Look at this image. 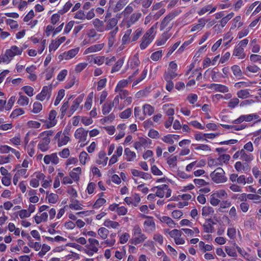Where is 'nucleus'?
Here are the masks:
<instances>
[{
    "mask_svg": "<svg viewBox=\"0 0 261 261\" xmlns=\"http://www.w3.org/2000/svg\"><path fill=\"white\" fill-rule=\"evenodd\" d=\"M23 50V48L15 45L11 46L10 48L5 50L4 54L0 55V64H9L15 56H20Z\"/></svg>",
    "mask_w": 261,
    "mask_h": 261,
    "instance_id": "nucleus-1",
    "label": "nucleus"
},
{
    "mask_svg": "<svg viewBox=\"0 0 261 261\" xmlns=\"http://www.w3.org/2000/svg\"><path fill=\"white\" fill-rule=\"evenodd\" d=\"M71 128V126L67 125L63 131H59L55 135L54 141L58 147L65 146L70 141Z\"/></svg>",
    "mask_w": 261,
    "mask_h": 261,
    "instance_id": "nucleus-2",
    "label": "nucleus"
},
{
    "mask_svg": "<svg viewBox=\"0 0 261 261\" xmlns=\"http://www.w3.org/2000/svg\"><path fill=\"white\" fill-rule=\"evenodd\" d=\"M88 243L85 245L83 251L89 256H92L97 253L100 248L99 241L95 238H90L88 240Z\"/></svg>",
    "mask_w": 261,
    "mask_h": 261,
    "instance_id": "nucleus-3",
    "label": "nucleus"
},
{
    "mask_svg": "<svg viewBox=\"0 0 261 261\" xmlns=\"http://www.w3.org/2000/svg\"><path fill=\"white\" fill-rule=\"evenodd\" d=\"M154 26H152L142 38V41L140 45V48L145 49L152 41L154 39Z\"/></svg>",
    "mask_w": 261,
    "mask_h": 261,
    "instance_id": "nucleus-4",
    "label": "nucleus"
},
{
    "mask_svg": "<svg viewBox=\"0 0 261 261\" xmlns=\"http://www.w3.org/2000/svg\"><path fill=\"white\" fill-rule=\"evenodd\" d=\"M146 239L145 235L142 233L141 228L138 225H135L133 229V238L132 243L135 245L141 243Z\"/></svg>",
    "mask_w": 261,
    "mask_h": 261,
    "instance_id": "nucleus-5",
    "label": "nucleus"
},
{
    "mask_svg": "<svg viewBox=\"0 0 261 261\" xmlns=\"http://www.w3.org/2000/svg\"><path fill=\"white\" fill-rule=\"evenodd\" d=\"M210 176L213 181L217 184L224 182L227 180V177L225 176V172L221 167L217 168L212 172Z\"/></svg>",
    "mask_w": 261,
    "mask_h": 261,
    "instance_id": "nucleus-6",
    "label": "nucleus"
},
{
    "mask_svg": "<svg viewBox=\"0 0 261 261\" xmlns=\"http://www.w3.org/2000/svg\"><path fill=\"white\" fill-rule=\"evenodd\" d=\"M141 217L146 219L143 223L144 230L148 233H150L155 229V224L152 217L142 215Z\"/></svg>",
    "mask_w": 261,
    "mask_h": 261,
    "instance_id": "nucleus-7",
    "label": "nucleus"
},
{
    "mask_svg": "<svg viewBox=\"0 0 261 261\" xmlns=\"http://www.w3.org/2000/svg\"><path fill=\"white\" fill-rule=\"evenodd\" d=\"M51 85L43 87L41 91L36 95V99L42 101L46 99H49L51 96Z\"/></svg>",
    "mask_w": 261,
    "mask_h": 261,
    "instance_id": "nucleus-8",
    "label": "nucleus"
},
{
    "mask_svg": "<svg viewBox=\"0 0 261 261\" xmlns=\"http://www.w3.org/2000/svg\"><path fill=\"white\" fill-rule=\"evenodd\" d=\"M88 131L83 127L78 128L74 132V136L75 138L78 140L79 143H84L85 145L88 137Z\"/></svg>",
    "mask_w": 261,
    "mask_h": 261,
    "instance_id": "nucleus-9",
    "label": "nucleus"
},
{
    "mask_svg": "<svg viewBox=\"0 0 261 261\" xmlns=\"http://www.w3.org/2000/svg\"><path fill=\"white\" fill-rule=\"evenodd\" d=\"M151 143L150 139L147 138H139L138 140L136 141L134 144V148L138 150L141 149V148H146Z\"/></svg>",
    "mask_w": 261,
    "mask_h": 261,
    "instance_id": "nucleus-10",
    "label": "nucleus"
},
{
    "mask_svg": "<svg viewBox=\"0 0 261 261\" xmlns=\"http://www.w3.org/2000/svg\"><path fill=\"white\" fill-rule=\"evenodd\" d=\"M45 177V175L41 172H35L30 181V185L33 188H37L39 186L40 181Z\"/></svg>",
    "mask_w": 261,
    "mask_h": 261,
    "instance_id": "nucleus-11",
    "label": "nucleus"
},
{
    "mask_svg": "<svg viewBox=\"0 0 261 261\" xmlns=\"http://www.w3.org/2000/svg\"><path fill=\"white\" fill-rule=\"evenodd\" d=\"M124 201L128 205L137 207L140 202L141 198L138 194L134 193L132 196L126 197Z\"/></svg>",
    "mask_w": 261,
    "mask_h": 261,
    "instance_id": "nucleus-12",
    "label": "nucleus"
},
{
    "mask_svg": "<svg viewBox=\"0 0 261 261\" xmlns=\"http://www.w3.org/2000/svg\"><path fill=\"white\" fill-rule=\"evenodd\" d=\"M41 138V139L37 145V148L42 152H46L50 148L49 144L50 142V139L47 137Z\"/></svg>",
    "mask_w": 261,
    "mask_h": 261,
    "instance_id": "nucleus-13",
    "label": "nucleus"
},
{
    "mask_svg": "<svg viewBox=\"0 0 261 261\" xmlns=\"http://www.w3.org/2000/svg\"><path fill=\"white\" fill-rule=\"evenodd\" d=\"M79 48L76 47L71 49L67 51H65L59 56L60 60H69L74 57L79 53Z\"/></svg>",
    "mask_w": 261,
    "mask_h": 261,
    "instance_id": "nucleus-14",
    "label": "nucleus"
},
{
    "mask_svg": "<svg viewBox=\"0 0 261 261\" xmlns=\"http://www.w3.org/2000/svg\"><path fill=\"white\" fill-rule=\"evenodd\" d=\"M43 161L46 165L49 164L57 165L59 162V159L56 153H53L50 154L45 155L44 156Z\"/></svg>",
    "mask_w": 261,
    "mask_h": 261,
    "instance_id": "nucleus-15",
    "label": "nucleus"
},
{
    "mask_svg": "<svg viewBox=\"0 0 261 261\" xmlns=\"http://www.w3.org/2000/svg\"><path fill=\"white\" fill-rule=\"evenodd\" d=\"M57 112L55 110H51L49 113L47 123L46 124V128H50L55 126L57 123V120L56 119Z\"/></svg>",
    "mask_w": 261,
    "mask_h": 261,
    "instance_id": "nucleus-16",
    "label": "nucleus"
},
{
    "mask_svg": "<svg viewBox=\"0 0 261 261\" xmlns=\"http://www.w3.org/2000/svg\"><path fill=\"white\" fill-rule=\"evenodd\" d=\"M123 152V147L119 146L117 147L114 154L111 156L109 162V166H111L118 161V158L121 156Z\"/></svg>",
    "mask_w": 261,
    "mask_h": 261,
    "instance_id": "nucleus-17",
    "label": "nucleus"
},
{
    "mask_svg": "<svg viewBox=\"0 0 261 261\" xmlns=\"http://www.w3.org/2000/svg\"><path fill=\"white\" fill-rule=\"evenodd\" d=\"M102 225L108 229H118L120 227V224L118 222L112 220L110 219H106Z\"/></svg>",
    "mask_w": 261,
    "mask_h": 261,
    "instance_id": "nucleus-18",
    "label": "nucleus"
},
{
    "mask_svg": "<svg viewBox=\"0 0 261 261\" xmlns=\"http://www.w3.org/2000/svg\"><path fill=\"white\" fill-rule=\"evenodd\" d=\"M105 45L104 43H101L91 45L85 50L84 54L87 55L90 53L100 51L103 48Z\"/></svg>",
    "mask_w": 261,
    "mask_h": 261,
    "instance_id": "nucleus-19",
    "label": "nucleus"
},
{
    "mask_svg": "<svg viewBox=\"0 0 261 261\" xmlns=\"http://www.w3.org/2000/svg\"><path fill=\"white\" fill-rule=\"evenodd\" d=\"M87 59L90 60V62H93L98 66L101 65L106 61V57L105 56H87Z\"/></svg>",
    "mask_w": 261,
    "mask_h": 261,
    "instance_id": "nucleus-20",
    "label": "nucleus"
},
{
    "mask_svg": "<svg viewBox=\"0 0 261 261\" xmlns=\"http://www.w3.org/2000/svg\"><path fill=\"white\" fill-rule=\"evenodd\" d=\"M140 63V62L139 59V56L137 54L129 58L127 63V66L132 69H135L139 66Z\"/></svg>",
    "mask_w": 261,
    "mask_h": 261,
    "instance_id": "nucleus-21",
    "label": "nucleus"
},
{
    "mask_svg": "<svg viewBox=\"0 0 261 261\" xmlns=\"http://www.w3.org/2000/svg\"><path fill=\"white\" fill-rule=\"evenodd\" d=\"M208 88L217 92L222 93H226L228 91V88L221 84H211L208 86Z\"/></svg>",
    "mask_w": 261,
    "mask_h": 261,
    "instance_id": "nucleus-22",
    "label": "nucleus"
},
{
    "mask_svg": "<svg viewBox=\"0 0 261 261\" xmlns=\"http://www.w3.org/2000/svg\"><path fill=\"white\" fill-rule=\"evenodd\" d=\"M82 173V168L77 167L73 168L70 172H69V176L72 178L75 182L79 181L80 175Z\"/></svg>",
    "mask_w": 261,
    "mask_h": 261,
    "instance_id": "nucleus-23",
    "label": "nucleus"
},
{
    "mask_svg": "<svg viewBox=\"0 0 261 261\" xmlns=\"http://www.w3.org/2000/svg\"><path fill=\"white\" fill-rule=\"evenodd\" d=\"M35 223L37 224L46 222L48 219V214L46 212L38 213L33 217Z\"/></svg>",
    "mask_w": 261,
    "mask_h": 261,
    "instance_id": "nucleus-24",
    "label": "nucleus"
},
{
    "mask_svg": "<svg viewBox=\"0 0 261 261\" xmlns=\"http://www.w3.org/2000/svg\"><path fill=\"white\" fill-rule=\"evenodd\" d=\"M234 168L238 172H247L250 170V167L248 163H242L240 161L237 162L234 165Z\"/></svg>",
    "mask_w": 261,
    "mask_h": 261,
    "instance_id": "nucleus-25",
    "label": "nucleus"
},
{
    "mask_svg": "<svg viewBox=\"0 0 261 261\" xmlns=\"http://www.w3.org/2000/svg\"><path fill=\"white\" fill-rule=\"evenodd\" d=\"M131 173L135 177H140L145 180H148L151 178L150 174L139 171L137 169H132Z\"/></svg>",
    "mask_w": 261,
    "mask_h": 261,
    "instance_id": "nucleus-26",
    "label": "nucleus"
},
{
    "mask_svg": "<svg viewBox=\"0 0 261 261\" xmlns=\"http://www.w3.org/2000/svg\"><path fill=\"white\" fill-rule=\"evenodd\" d=\"M132 81V77L129 76L127 79H123L119 81L115 88L116 90H124L123 88L126 87L127 84Z\"/></svg>",
    "mask_w": 261,
    "mask_h": 261,
    "instance_id": "nucleus-27",
    "label": "nucleus"
},
{
    "mask_svg": "<svg viewBox=\"0 0 261 261\" xmlns=\"http://www.w3.org/2000/svg\"><path fill=\"white\" fill-rule=\"evenodd\" d=\"M35 145L36 142L33 140L29 144L24 145V149L30 157H32L35 153Z\"/></svg>",
    "mask_w": 261,
    "mask_h": 261,
    "instance_id": "nucleus-28",
    "label": "nucleus"
},
{
    "mask_svg": "<svg viewBox=\"0 0 261 261\" xmlns=\"http://www.w3.org/2000/svg\"><path fill=\"white\" fill-rule=\"evenodd\" d=\"M124 155L125 159L128 162H133L135 160L137 155L136 153L132 151L129 148H126L124 149Z\"/></svg>",
    "mask_w": 261,
    "mask_h": 261,
    "instance_id": "nucleus-29",
    "label": "nucleus"
},
{
    "mask_svg": "<svg viewBox=\"0 0 261 261\" xmlns=\"http://www.w3.org/2000/svg\"><path fill=\"white\" fill-rule=\"evenodd\" d=\"M118 31V28L116 27L109 33V37L108 38V46L109 48H111L113 46V45L115 42V36L116 34H117Z\"/></svg>",
    "mask_w": 261,
    "mask_h": 261,
    "instance_id": "nucleus-30",
    "label": "nucleus"
},
{
    "mask_svg": "<svg viewBox=\"0 0 261 261\" xmlns=\"http://www.w3.org/2000/svg\"><path fill=\"white\" fill-rule=\"evenodd\" d=\"M109 232V229L105 226L100 227L97 230V235L102 240H105L108 238Z\"/></svg>",
    "mask_w": 261,
    "mask_h": 261,
    "instance_id": "nucleus-31",
    "label": "nucleus"
},
{
    "mask_svg": "<svg viewBox=\"0 0 261 261\" xmlns=\"http://www.w3.org/2000/svg\"><path fill=\"white\" fill-rule=\"evenodd\" d=\"M84 96L81 95L79 96L73 102L72 106L70 107V112L73 114L79 108L80 103L83 99Z\"/></svg>",
    "mask_w": 261,
    "mask_h": 261,
    "instance_id": "nucleus-32",
    "label": "nucleus"
},
{
    "mask_svg": "<svg viewBox=\"0 0 261 261\" xmlns=\"http://www.w3.org/2000/svg\"><path fill=\"white\" fill-rule=\"evenodd\" d=\"M108 160V158L106 156V153L103 151H100L98 153V159L96 161L97 164L105 166L107 164Z\"/></svg>",
    "mask_w": 261,
    "mask_h": 261,
    "instance_id": "nucleus-33",
    "label": "nucleus"
},
{
    "mask_svg": "<svg viewBox=\"0 0 261 261\" xmlns=\"http://www.w3.org/2000/svg\"><path fill=\"white\" fill-rule=\"evenodd\" d=\"M126 128V124L124 123L119 124L117 126V130H119V133L116 135L115 137L116 140H118L123 138L125 135L124 130Z\"/></svg>",
    "mask_w": 261,
    "mask_h": 261,
    "instance_id": "nucleus-34",
    "label": "nucleus"
},
{
    "mask_svg": "<svg viewBox=\"0 0 261 261\" xmlns=\"http://www.w3.org/2000/svg\"><path fill=\"white\" fill-rule=\"evenodd\" d=\"M232 55L238 57L239 59H244L245 57L244 48L237 45L233 50Z\"/></svg>",
    "mask_w": 261,
    "mask_h": 261,
    "instance_id": "nucleus-35",
    "label": "nucleus"
},
{
    "mask_svg": "<svg viewBox=\"0 0 261 261\" xmlns=\"http://www.w3.org/2000/svg\"><path fill=\"white\" fill-rule=\"evenodd\" d=\"M119 98H120L119 96H116L114 98L112 103H111L113 107L114 108L115 110L119 111L121 110L125 107L124 104H123L122 102H120Z\"/></svg>",
    "mask_w": 261,
    "mask_h": 261,
    "instance_id": "nucleus-36",
    "label": "nucleus"
},
{
    "mask_svg": "<svg viewBox=\"0 0 261 261\" xmlns=\"http://www.w3.org/2000/svg\"><path fill=\"white\" fill-rule=\"evenodd\" d=\"M174 114V110L173 108H170L166 111V114L169 116L168 119L166 121L165 123V126L168 128L172 123L173 120V117L172 116Z\"/></svg>",
    "mask_w": 261,
    "mask_h": 261,
    "instance_id": "nucleus-37",
    "label": "nucleus"
},
{
    "mask_svg": "<svg viewBox=\"0 0 261 261\" xmlns=\"http://www.w3.org/2000/svg\"><path fill=\"white\" fill-rule=\"evenodd\" d=\"M93 96L94 93L93 92H90L88 94L84 104V108L86 110H89L91 108Z\"/></svg>",
    "mask_w": 261,
    "mask_h": 261,
    "instance_id": "nucleus-38",
    "label": "nucleus"
},
{
    "mask_svg": "<svg viewBox=\"0 0 261 261\" xmlns=\"http://www.w3.org/2000/svg\"><path fill=\"white\" fill-rule=\"evenodd\" d=\"M143 115L145 117L146 115L150 116L154 113V109L149 104H145L142 107Z\"/></svg>",
    "mask_w": 261,
    "mask_h": 261,
    "instance_id": "nucleus-39",
    "label": "nucleus"
},
{
    "mask_svg": "<svg viewBox=\"0 0 261 261\" xmlns=\"http://www.w3.org/2000/svg\"><path fill=\"white\" fill-rule=\"evenodd\" d=\"M118 23V19L116 18H112L110 19L108 22L107 26L105 29V30L108 31L113 29V30L118 27L117 26Z\"/></svg>",
    "mask_w": 261,
    "mask_h": 261,
    "instance_id": "nucleus-40",
    "label": "nucleus"
},
{
    "mask_svg": "<svg viewBox=\"0 0 261 261\" xmlns=\"http://www.w3.org/2000/svg\"><path fill=\"white\" fill-rule=\"evenodd\" d=\"M241 157L240 159L243 161H245L246 163H248L253 160V157L251 154H247L244 149H241L240 150Z\"/></svg>",
    "mask_w": 261,
    "mask_h": 261,
    "instance_id": "nucleus-41",
    "label": "nucleus"
},
{
    "mask_svg": "<svg viewBox=\"0 0 261 261\" xmlns=\"http://www.w3.org/2000/svg\"><path fill=\"white\" fill-rule=\"evenodd\" d=\"M7 228L10 232H13L16 236H19L20 234V229L16 227L13 223L10 222Z\"/></svg>",
    "mask_w": 261,
    "mask_h": 261,
    "instance_id": "nucleus-42",
    "label": "nucleus"
},
{
    "mask_svg": "<svg viewBox=\"0 0 261 261\" xmlns=\"http://www.w3.org/2000/svg\"><path fill=\"white\" fill-rule=\"evenodd\" d=\"M19 95L17 103L21 106H27L29 103V98L26 96L22 95L21 93H19Z\"/></svg>",
    "mask_w": 261,
    "mask_h": 261,
    "instance_id": "nucleus-43",
    "label": "nucleus"
},
{
    "mask_svg": "<svg viewBox=\"0 0 261 261\" xmlns=\"http://www.w3.org/2000/svg\"><path fill=\"white\" fill-rule=\"evenodd\" d=\"M79 160L82 165H85L90 160V157L86 151H82L79 154Z\"/></svg>",
    "mask_w": 261,
    "mask_h": 261,
    "instance_id": "nucleus-44",
    "label": "nucleus"
},
{
    "mask_svg": "<svg viewBox=\"0 0 261 261\" xmlns=\"http://www.w3.org/2000/svg\"><path fill=\"white\" fill-rule=\"evenodd\" d=\"M93 24L94 27L97 29V31L99 32L104 31L105 29L103 28V23L99 19L97 18L93 20Z\"/></svg>",
    "mask_w": 261,
    "mask_h": 261,
    "instance_id": "nucleus-45",
    "label": "nucleus"
},
{
    "mask_svg": "<svg viewBox=\"0 0 261 261\" xmlns=\"http://www.w3.org/2000/svg\"><path fill=\"white\" fill-rule=\"evenodd\" d=\"M45 239L50 242L54 243V242H65L67 241L66 238H64L61 236H57L54 238L50 237H46Z\"/></svg>",
    "mask_w": 261,
    "mask_h": 261,
    "instance_id": "nucleus-46",
    "label": "nucleus"
},
{
    "mask_svg": "<svg viewBox=\"0 0 261 261\" xmlns=\"http://www.w3.org/2000/svg\"><path fill=\"white\" fill-rule=\"evenodd\" d=\"M115 234H111L110 239H106L102 242L103 244L106 245L107 247H112L116 243V240L115 239Z\"/></svg>",
    "mask_w": 261,
    "mask_h": 261,
    "instance_id": "nucleus-47",
    "label": "nucleus"
},
{
    "mask_svg": "<svg viewBox=\"0 0 261 261\" xmlns=\"http://www.w3.org/2000/svg\"><path fill=\"white\" fill-rule=\"evenodd\" d=\"M119 241L121 244L126 243L130 238V235L127 232H122L118 234Z\"/></svg>",
    "mask_w": 261,
    "mask_h": 261,
    "instance_id": "nucleus-48",
    "label": "nucleus"
},
{
    "mask_svg": "<svg viewBox=\"0 0 261 261\" xmlns=\"http://www.w3.org/2000/svg\"><path fill=\"white\" fill-rule=\"evenodd\" d=\"M248 89L240 90L237 92V95L238 97L241 99H245L250 96Z\"/></svg>",
    "mask_w": 261,
    "mask_h": 261,
    "instance_id": "nucleus-49",
    "label": "nucleus"
},
{
    "mask_svg": "<svg viewBox=\"0 0 261 261\" xmlns=\"http://www.w3.org/2000/svg\"><path fill=\"white\" fill-rule=\"evenodd\" d=\"M234 13L231 12L226 16H223L221 19L219 21L220 25L223 28L224 27L227 22L233 16Z\"/></svg>",
    "mask_w": 261,
    "mask_h": 261,
    "instance_id": "nucleus-50",
    "label": "nucleus"
},
{
    "mask_svg": "<svg viewBox=\"0 0 261 261\" xmlns=\"http://www.w3.org/2000/svg\"><path fill=\"white\" fill-rule=\"evenodd\" d=\"M216 10V7H212L211 5H208L202 8L199 11H198V13L199 15H202L209 11H211L210 12L211 13L215 12Z\"/></svg>",
    "mask_w": 261,
    "mask_h": 261,
    "instance_id": "nucleus-51",
    "label": "nucleus"
},
{
    "mask_svg": "<svg viewBox=\"0 0 261 261\" xmlns=\"http://www.w3.org/2000/svg\"><path fill=\"white\" fill-rule=\"evenodd\" d=\"M124 63V60L123 59H119L115 64L114 66L112 67L111 72L113 73L118 71L120 70Z\"/></svg>",
    "mask_w": 261,
    "mask_h": 261,
    "instance_id": "nucleus-52",
    "label": "nucleus"
},
{
    "mask_svg": "<svg viewBox=\"0 0 261 261\" xmlns=\"http://www.w3.org/2000/svg\"><path fill=\"white\" fill-rule=\"evenodd\" d=\"M106 203V200L102 197H99L93 205V207L98 209Z\"/></svg>",
    "mask_w": 261,
    "mask_h": 261,
    "instance_id": "nucleus-53",
    "label": "nucleus"
},
{
    "mask_svg": "<svg viewBox=\"0 0 261 261\" xmlns=\"http://www.w3.org/2000/svg\"><path fill=\"white\" fill-rule=\"evenodd\" d=\"M24 111L22 108H17L14 110L11 113L10 117L12 118H16L17 117L23 114Z\"/></svg>",
    "mask_w": 261,
    "mask_h": 261,
    "instance_id": "nucleus-54",
    "label": "nucleus"
},
{
    "mask_svg": "<svg viewBox=\"0 0 261 261\" xmlns=\"http://www.w3.org/2000/svg\"><path fill=\"white\" fill-rule=\"evenodd\" d=\"M141 16V14L140 13H135L131 15L128 22V27H130L131 24H134L136 21H137L140 19Z\"/></svg>",
    "mask_w": 261,
    "mask_h": 261,
    "instance_id": "nucleus-55",
    "label": "nucleus"
},
{
    "mask_svg": "<svg viewBox=\"0 0 261 261\" xmlns=\"http://www.w3.org/2000/svg\"><path fill=\"white\" fill-rule=\"evenodd\" d=\"M65 96V90L63 89H61L58 91V95L56 98L55 100L54 105L55 106H58L61 100L63 99V98Z\"/></svg>",
    "mask_w": 261,
    "mask_h": 261,
    "instance_id": "nucleus-56",
    "label": "nucleus"
},
{
    "mask_svg": "<svg viewBox=\"0 0 261 261\" xmlns=\"http://www.w3.org/2000/svg\"><path fill=\"white\" fill-rule=\"evenodd\" d=\"M179 136L175 135H168L164 136V142L172 144L174 143V139L177 140Z\"/></svg>",
    "mask_w": 261,
    "mask_h": 261,
    "instance_id": "nucleus-57",
    "label": "nucleus"
},
{
    "mask_svg": "<svg viewBox=\"0 0 261 261\" xmlns=\"http://www.w3.org/2000/svg\"><path fill=\"white\" fill-rule=\"evenodd\" d=\"M132 114V109L130 108H127L124 111L121 112L119 116L120 118L125 119L128 118Z\"/></svg>",
    "mask_w": 261,
    "mask_h": 261,
    "instance_id": "nucleus-58",
    "label": "nucleus"
},
{
    "mask_svg": "<svg viewBox=\"0 0 261 261\" xmlns=\"http://www.w3.org/2000/svg\"><path fill=\"white\" fill-rule=\"evenodd\" d=\"M69 207L72 210H80L83 208L82 204L77 200L73 201L69 204Z\"/></svg>",
    "mask_w": 261,
    "mask_h": 261,
    "instance_id": "nucleus-59",
    "label": "nucleus"
},
{
    "mask_svg": "<svg viewBox=\"0 0 261 261\" xmlns=\"http://www.w3.org/2000/svg\"><path fill=\"white\" fill-rule=\"evenodd\" d=\"M134 114L136 118L141 120L145 119L144 115H143V113H141V109L140 107H138L135 108Z\"/></svg>",
    "mask_w": 261,
    "mask_h": 261,
    "instance_id": "nucleus-60",
    "label": "nucleus"
},
{
    "mask_svg": "<svg viewBox=\"0 0 261 261\" xmlns=\"http://www.w3.org/2000/svg\"><path fill=\"white\" fill-rule=\"evenodd\" d=\"M42 110V104L38 101H36L33 103L32 112L35 114L39 113Z\"/></svg>",
    "mask_w": 261,
    "mask_h": 261,
    "instance_id": "nucleus-61",
    "label": "nucleus"
},
{
    "mask_svg": "<svg viewBox=\"0 0 261 261\" xmlns=\"http://www.w3.org/2000/svg\"><path fill=\"white\" fill-rule=\"evenodd\" d=\"M28 245L31 248H33L36 251L39 250L41 247L40 243L37 242H34L32 240H29Z\"/></svg>",
    "mask_w": 261,
    "mask_h": 261,
    "instance_id": "nucleus-62",
    "label": "nucleus"
},
{
    "mask_svg": "<svg viewBox=\"0 0 261 261\" xmlns=\"http://www.w3.org/2000/svg\"><path fill=\"white\" fill-rule=\"evenodd\" d=\"M214 212V209L211 206H204L202 210V215L203 216H207L209 215L213 214Z\"/></svg>",
    "mask_w": 261,
    "mask_h": 261,
    "instance_id": "nucleus-63",
    "label": "nucleus"
},
{
    "mask_svg": "<svg viewBox=\"0 0 261 261\" xmlns=\"http://www.w3.org/2000/svg\"><path fill=\"white\" fill-rule=\"evenodd\" d=\"M132 29H128L125 31V34L122 38V44H126L128 42V41L130 40L129 36L132 33Z\"/></svg>",
    "mask_w": 261,
    "mask_h": 261,
    "instance_id": "nucleus-64",
    "label": "nucleus"
}]
</instances>
